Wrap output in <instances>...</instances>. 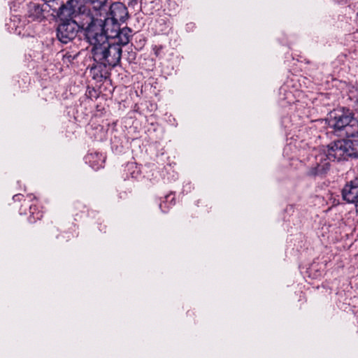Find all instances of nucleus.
<instances>
[{
    "label": "nucleus",
    "mask_w": 358,
    "mask_h": 358,
    "mask_svg": "<svg viewBox=\"0 0 358 358\" xmlns=\"http://www.w3.org/2000/svg\"><path fill=\"white\" fill-rule=\"evenodd\" d=\"M329 124L335 131H343L346 136L358 132V120L348 108H343L331 112Z\"/></svg>",
    "instance_id": "obj_1"
},
{
    "label": "nucleus",
    "mask_w": 358,
    "mask_h": 358,
    "mask_svg": "<svg viewBox=\"0 0 358 358\" xmlns=\"http://www.w3.org/2000/svg\"><path fill=\"white\" fill-rule=\"evenodd\" d=\"M98 12L95 15L91 14L90 20L83 29L93 28L95 29L99 27L101 29V34L104 35L107 40L115 39L120 24L118 22L108 18L106 9V4L101 9H94Z\"/></svg>",
    "instance_id": "obj_2"
},
{
    "label": "nucleus",
    "mask_w": 358,
    "mask_h": 358,
    "mask_svg": "<svg viewBox=\"0 0 358 358\" xmlns=\"http://www.w3.org/2000/svg\"><path fill=\"white\" fill-rule=\"evenodd\" d=\"M85 39L91 47L90 52L94 62L100 64L104 58L107 50L110 47L111 41L107 40L104 35L101 34L99 27L94 29H83Z\"/></svg>",
    "instance_id": "obj_3"
},
{
    "label": "nucleus",
    "mask_w": 358,
    "mask_h": 358,
    "mask_svg": "<svg viewBox=\"0 0 358 358\" xmlns=\"http://www.w3.org/2000/svg\"><path fill=\"white\" fill-rule=\"evenodd\" d=\"M91 9L92 5L83 0H69L59 8L58 16L60 20L64 22L73 20L79 14L88 13Z\"/></svg>",
    "instance_id": "obj_4"
},
{
    "label": "nucleus",
    "mask_w": 358,
    "mask_h": 358,
    "mask_svg": "<svg viewBox=\"0 0 358 358\" xmlns=\"http://www.w3.org/2000/svg\"><path fill=\"white\" fill-rule=\"evenodd\" d=\"M325 151L333 162L346 161L349 157H352L348 139L331 142L327 145Z\"/></svg>",
    "instance_id": "obj_5"
},
{
    "label": "nucleus",
    "mask_w": 358,
    "mask_h": 358,
    "mask_svg": "<svg viewBox=\"0 0 358 358\" xmlns=\"http://www.w3.org/2000/svg\"><path fill=\"white\" fill-rule=\"evenodd\" d=\"M331 162L325 150L320 152L315 156V161L308 170L307 174L310 176H322L330 170Z\"/></svg>",
    "instance_id": "obj_6"
},
{
    "label": "nucleus",
    "mask_w": 358,
    "mask_h": 358,
    "mask_svg": "<svg viewBox=\"0 0 358 358\" xmlns=\"http://www.w3.org/2000/svg\"><path fill=\"white\" fill-rule=\"evenodd\" d=\"M79 29L80 26L73 20L62 22L57 28V37L62 43H68L76 37Z\"/></svg>",
    "instance_id": "obj_7"
},
{
    "label": "nucleus",
    "mask_w": 358,
    "mask_h": 358,
    "mask_svg": "<svg viewBox=\"0 0 358 358\" xmlns=\"http://www.w3.org/2000/svg\"><path fill=\"white\" fill-rule=\"evenodd\" d=\"M122 53V47L117 43L111 42L110 47L107 50L106 56L101 60L100 65L104 67H115L121 60Z\"/></svg>",
    "instance_id": "obj_8"
},
{
    "label": "nucleus",
    "mask_w": 358,
    "mask_h": 358,
    "mask_svg": "<svg viewBox=\"0 0 358 358\" xmlns=\"http://www.w3.org/2000/svg\"><path fill=\"white\" fill-rule=\"evenodd\" d=\"M342 197L344 201L355 205L356 211L358 212V180L347 182L342 189Z\"/></svg>",
    "instance_id": "obj_9"
},
{
    "label": "nucleus",
    "mask_w": 358,
    "mask_h": 358,
    "mask_svg": "<svg viewBox=\"0 0 358 358\" xmlns=\"http://www.w3.org/2000/svg\"><path fill=\"white\" fill-rule=\"evenodd\" d=\"M110 17L108 18L119 22H124L128 17V11L126 6L122 3H115L110 7Z\"/></svg>",
    "instance_id": "obj_10"
},
{
    "label": "nucleus",
    "mask_w": 358,
    "mask_h": 358,
    "mask_svg": "<svg viewBox=\"0 0 358 358\" xmlns=\"http://www.w3.org/2000/svg\"><path fill=\"white\" fill-rule=\"evenodd\" d=\"M27 16L31 20H41L44 18L43 9L39 3L31 2L28 4Z\"/></svg>",
    "instance_id": "obj_11"
},
{
    "label": "nucleus",
    "mask_w": 358,
    "mask_h": 358,
    "mask_svg": "<svg viewBox=\"0 0 358 358\" xmlns=\"http://www.w3.org/2000/svg\"><path fill=\"white\" fill-rule=\"evenodd\" d=\"M131 29L129 27H124L119 29L116 38L117 40L115 43L119 44L121 47L129 43L131 36Z\"/></svg>",
    "instance_id": "obj_12"
},
{
    "label": "nucleus",
    "mask_w": 358,
    "mask_h": 358,
    "mask_svg": "<svg viewBox=\"0 0 358 358\" xmlns=\"http://www.w3.org/2000/svg\"><path fill=\"white\" fill-rule=\"evenodd\" d=\"M352 157H358V132L352 136H348Z\"/></svg>",
    "instance_id": "obj_13"
},
{
    "label": "nucleus",
    "mask_w": 358,
    "mask_h": 358,
    "mask_svg": "<svg viewBox=\"0 0 358 358\" xmlns=\"http://www.w3.org/2000/svg\"><path fill=\"white\" fill-rule=\"evenodd\" d=\"M65 57L69 60V61H71V60H73L76 58V55L74 56H72L71 54L69 53H66L65 55Z\"/></svg>",
    "instance_id": "obj_14"
},
{
    "label": "nucleus",
    "mask_w": 358,
    "mask_h": 358,
    "mask_svg": "<svg viewBox=\"0 0 358 358\" xmlns=\"http://www.w3.org/2000/svg\"><path fill=\"white\" fill-rule=\"evenodd\" d=\"M357 213H358V212H357Z\"/></svg>",
    "instance_id": "obj_15"
}]
</instances>
